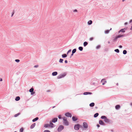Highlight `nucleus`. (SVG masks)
<instances>
[{
	"instance_id": "nucleus-47",
	"label": "nucleus",
	"mask_w": 132,
	"mask_h": 132,
	"mask_svg": "<svg viewBox=\"0 0 132 132\" xmlns=\"http://www.w3.org/2000/svg\"><path fill=\"white\" fill-rule=\"evenodd\" d=\"M35 93L34 92H31V95H33Z\"/></svg>"
},
{
	"instance_id": "nucleus-32",
	"label": "nucleus",
	"mask_w": 132,
	"mask_h": 132,
	"mask_svg": "<svg viewBox=\"0 0 132 132\" xmlns=\"http://www.w3.org/2000/svg\"><path fill=\"white\" fill-rule=\"evenodd\" d=\"M63 59H60L59 61V62L60 63H62L63 61Z\"/></svg>"
},
{
	"instance_id": "nucleus-52",
	"label": "nucleus",
	"mask_w": 132,
	"mask_h": 132,
	"mask_svg": "<svg viewBox=\"0 0 132 132\" xmlns=\"http://www.w3.org/2000/svg\"><path fill=\"white\" fill-rule=\"evenodd\" d=\"M2 81V78L0 79V81Z\"/></svg>"
},
{
	"instance_id": "nucleus-46",
	"label": "nucleus",
	"mask_w": 132,
	"mask_h": 132,
	"mask_svg": "<svg viewBox=\"0 0 132 132\" xmlns=\"http://www.w3.org/2000/svg\"><path fill=\"white\" fill-rule=\"evenodd\" d=\"M38 65H35L34 66V67H35V68H37V67H38Z\"/></svg>"
},
{
	"instance_id": "nucleus-25",
	"label": "nucleus",
	"mask_w": 132,
	"mask_h": 132,
	"mask_svg": "<svg viewBox=\"0 0 132 132\" xmlns=\"http://www.w3.org/2000/svg\"><path fill=\"white\" fill-rule=\"evenodd\" d=\"M88 44V43L87 42H85L84 43V46H86Z\"/></svg>"
},
{
	"instance_id": "nucleus-4",
	"label": "nucleus",
	"mask_w": 132,
	"mask_h": 132,
	"mask_svg": "<svg viewBox=\"0 0 132 132\" xmlns=\"http://www.w3.org/2000/svg\"><path fill=\"white\" fill-rule=\"evenodd\" d=\"M123 36V35H119L118 36H116V37L114 38V40L115 41L118 38H119L120 37H122Z\"/></svg>"
},
{
	"instance_id": "nucleus-19",
	"label": "nucleus",
	"mask_w": 132,
	"mask_h": 132,
	"mask_svg": "<svg viewBox=\"0 0 132 132\" xmlns=\"http://www.w3.org/2000/svg\"><path fill=\"white\" fill-rule=\"evenodd\" d=\"M39 118L38 117H37L36 118L32 120V121L33 122H35L37 120H38Z\"/></svg>"
},
{
	"instance_id": "nucleus-18",
	"label": "nucleus",
	"mask_w": 132,
	"mask_h": 132,
	"mask_svg": "<svg viewBox=\"0 0 132 132\" xmlns=\"http://www.w3.org/2000/svg\"><path fill=\"white\" fill-rule=\"evenodd\" d=\"M95 105L94 103H92L90 104L89 106L91 107H93Z\"/></svg>"
},
{
	"instance_id": "nucleus-45",
	"label": "nucleus",
	"mask_w": 132,
	"mask_h": 132,
	"mask_svg": "<svg viewBox=\"0 0 132 132\" xmlns=\"http://www.w3.org/2000/svg\"><path fill=\"white\" fill-rule=\"evenodd\" d=\"M73 12H77V10L76 9H75L73 11Z\"/></svg>"
},
{
	"instance_id": "nucleus-8",
	"label": "nucleus",
	"mask_w": 132,
	"mask_h": 132,
	"mask_svg": "<svg viewBox=\"0 0 132 132\" xmlns=\"http://www.w3.org/2000/svg\"><path fill=\"white\" fill-rule=\"evenodd\" d=\"M104 121L106 122H110V120L108 119L106 117L104 120Z\"/></svg>"
},
{
	"instance_id": "nucleus-50",
	"label": "nucleus",
	"mask_w": 132,
	"mask_h": 132,
	"mask_svg": "<svg viewBox=\"0 0 132 132\" xmlns=\"http://www.w3.org/2000/svg\"><path fill=\"white\" fill-rule=\"evenodd\" d=\"M119 48H121L122 47V46L121 45H120L119 46Z\"/></svg>"
},
{
	"instance_id": "nucleus-33",
	"label": "nucleus",
	"mask_w": 132,
	"mask_h": 132,
	"mask_svg": "<svg viewBox=\"0 0 132 132\" xmlns=\"http://www.w3.org/2000/svg\"><path fill=\"white\" fill-rule=\"evenodd\" d=\"M114 51L116 52H117L118 53L119 52V50L118 49H116L114 50Z\"/></svg>"
},
{
	"instance_id": "nucleus-3",
	"label": "nucleus",
	"mask_w": 132,
	"mask_h": 132,
	"mask_svg": "<svg viewBox=\"0 0 132 132\" xmlns=\"http://www.w3.org/2000/svg\"><path fill=\"white\" fill-rule=\"evenodd\" d=\"M64 128V127L63 126H60L58 128L57 130L59 131H61Z\"/></svg>"
},
{
	"instance_id": "nucleus-55",
	"label": "nucleus",
	"mask_w": 132,
	"mask_h": 132,
	"mask_svg": "<svg viewBox=\"0 0 132 132\" xmlns=\"http://www.w3.org/2000/svg\"><path fill=\"white\" fill-rule=\"evenodd\" d=\"M73 53H72V54H71V56H72V55H73Z\"/></svg>"
},
{
	"instance_id": "nucleus-30",
	"label": "nucleus",
	"mask_w": 132,
	"mask_h": 132,
	"mask_svg": "<svg viewBox=\"0 0 132 132\" xmlns=\"http://www.w3.org/2000/svg\"><path fill=\"white\" fill-rule=\"evenodd\" d=\"M106 118V117L104 116H102L101 117V118L102 119H103L104 120Z\"/></svg>"
},
{
	"instance_id": "nucleus-34",
	"label": "nucleus",
	"mask_w": 132,
	"mask_h": 132,
	"mask_svg": "<svg viewBox=\"0 0 132 132\" xmlns=\"http://www.w3.org/2000/svg\"><path fill=\"white\" fill-rule=\"evenodd\" d=\"M23 129L22 128H21L20 129V132H23Z\"/></svg>"
},
{
	"instance_id": "nucleus-43",
	"label": "nucleus",
	"mask_w": 132,
	"mask_h": 132,
	"mask_svg": "<svg viewBox=\"0 0 132 132\" xmlns=\"http://www.w3.org/2000/svg\"><path fill=\"white\" fill-rule=\"evenodd\" d=\"M14 13V11H13V12H12V15H11V17H12L13 16V15Z\"/></svg>"
},
{
	"instance_id": "nucleus-27",
	"label": "nucleus",
	"mask_w": 132,
	"mask_h": 132,
	"mask_svg": "<svg viewBox=\"0 0 132 132\" xmlns=\"http://www.w3.org/2000/svg\"><path fill=\"white\" fill-rule=\"evenodd\" d=\"M83 47H79V49L80 51H82L83 50Z\"/></svg>"
},
{
	"instance_id": "nucleus-14",
	"label": "nucleus",
	"mask_w": 132,
	"mask_h": 132,
	"mask_svg": "<svg viewBox=\"0 0 132 132\" xmlns=\"http://www.w3.org/2000/svg\"><path fill=\"white\" fill-rule=\"evenodd\" d=\"M120 108V106L119 105H117L115 106L116 109L117 110L119 109Z\"/></svg>"
},
{
	"instance_id": "nucleus-20",
	"label": "nucleus",
	"mask_w": 132,
	"mask_h": 132,
	"mask_svg": "<svg viewBox=\"0 0 132 132\" xmlns=\"http://www.w3.org/2000/svg\"><path fill=\"white\" fill-rule=\"evenodd\" d=\"M50 127H54V125L52 123V122H50V124H49Z\"/></svg>"
},
{
	"instance_id": "nucleus-28",
	"label": "nucleus",
	"mask_w": 132,
	"mask_h": 132,
	"mask_svg": "<svg viewBox=\"0 0 132 132\" xmlns=\"http://www.w3.org/2000/svg\"><path fill=\"white\" fill-rule=\"evenodd\" d=\"M76 49H73V50H72V53H74L76 52Z\"/></svg>"
},
{
	"instance_id": "nucleus-2",
	"label": "nucleus",
	"mask_w": 132,
	"mask_h": 132,
	"mask_svg": "<svg viewBox=\"0 0 132 132\" xmlns=\"http://www.w3.org/2000/svg\"><path fill=\"white\" fill-rule=\"evenodd\" d=\"M81 126L77 124L75 125L74 127V129L76 130H78L79 129V128Z\"/></svg>"
},
{
	"instance_id": "nucleus-23",
	"label": "nucleus",
	"mask_w": 132,
	"mask_h": 132,
	"mask_svg": "<svg viewBox=\"0 0 132 132\" xmlns=\"http://www.w3.org/2000/svg\"><path fill=\"white\" fill-rule=\"evenodd\" d=\"M50 127V126L49 124H45L44 125V127L45 128L49 127Z\"/></svg>"
},
{
	"instance_id": "nucleus-15",
	"label": "nucleus",
	"mask_w": 132,
	"mask_h": 132,
	"mask_svg": "<svg viewBox=\"0 0 132 132\" xmlns=\"http://www.w3.org/2000/svg\"><path fill=\"white\" fill-rule=\"evenodd\" d=\"M20 99V97L19 96H17L15 98V100L16 101H18Z\"/></svg>"
},
{
	"instance_id": "nucleus-60",
	"label": "nucleus",
	"mask_w": 132,
	"mask_h": 132,
	"mask_svg": "<svg viewBox=\"0 0 132 132\" xmlns=\"http://www.w3.org/2000/svg\"><path fill=\"white\" fill-rule=\"evenodd\" d=\"M14 132H16V131H14Z\"/></svg>"
},
{
	"instance_id": "nucleus-12",
	"label": "nucleus",
	"mask_w": 132,
	"mask_h": 132,
	"mask_svg": "<svg viewBox=\"0 0 132 132\" xmlns=\"http://www.w3.org/2000/svg\"><path fill=\"white\" fill-rule=\"evenodd\" d=\"M112 29V28H111L110 30H107L105 31V34H108L110 32V30H111Z\"/></svg>"
},
{
	"instance_id": "nucleus-44",
	"label": "nucleus",
	"mask_w": 132,
	"mask_h": 132,
	"mask_svg": "<svg viewBox=\"0 0 132 132\" xmlns=\"http://www.w3.org/2000/svg\"><path fill=\"white\" fill-rule=\"evenodd\" d=\"M87 92V94H92V93L91 92Z\"/></svg>"
},
{
	"instance_id": "nucleus-31",
	"label": "nucleus",
	"mask_w": 132,
	"mask_h": 132,
	"mask_svg": "<svg viewBox=\"0 0 132 132\" xmlns=\"http://www.w3.org/2000/svg\"><path fill=\"white\" fill-rule=\"evenodd\" d=\"M127 52L126 50H124L123 51V53L124 54H125L127 53Z\"/></svg>"
},
{
	"instance_id": "nucleus-13",
	"label": "nucleus",
	"mask_w": 132,
	"mask_h": 132,
	"mask_svg": "<svg viewBox=\"0 0 132 132\" xmlns=\"http://www.w3.org/2000/svg\"><path fill=\"white\" fill-rule=\"evenodd\" d=\"M57 73L56 72H54L52 73V75L53 76H55L57 75Z\"/></svg>"
},
{
	"instance_id": "nucleus-48",
	"label": "nucleus",
	"mask_w": 132,
	"mask_h": 132,
	"mask_svg": "<svg viewBox=\"0 0 132 132\" xmlns=\"http://www.w3.org/2000/svg\"><path fill=\"white\" fill-rule=\"evenodd\" d=\"M65 63H68V61L67 60H65Z\"/></svg>"
},
{
	"instance_id": "nucleus-11",
	"label": "nucleus",
	"mask_w": 132,
	"mask_h": 132,
	"mask_svg": "<svg viewBox=\"0 0 132 132\" xmlns=\"http://www.w3.org/2000/svg\"><path fill=\"white\" fill-rule=\"evenodd\" d=\"M99 123L101 125H104V122L101 120H100L99 121Z\"/></svg>"
},
{
	"instance_id": "nucleus-35",
	"label": "nucleus",
	"mask_w": 132,
	"mask_h": 132,
	"mask_svg": "<svg viewBox=\"0 0 132 132\" xmlns=\"http://www.w3.org/2000/svg\"><path fill=\"white\" fill-rule=\"evenodd\" d=\"M20 114V113H19L17 114H16L14 115V117H16L17 116H18V115H19Z\"/></svg>"
},
{
	"instance_id": "nucleus-9",
	"label": "nucleus",
	"mask_w": 132,
	"mask_h": 132,
	"mask_svg": "<svg viewBox=\"0 0 132 132\" xmlns=\"http://www.w3.org/2000/svg\"><path fill=\"white\" fill-rule=\"evenodd\" d=\"M72 119L74 121H76L77 120V118L75 117H72Z\"/></svg>"
},
{
	"instance_id": "nucleus-59",
	"label": "nucleus",
	"mask_w": 132,
	"mask_h": 132,
	"mask_svg": "<svg viewBox=\"0 0 132 132\" xmlns=\"http://www.w3.org/2000/svg\"><path fill=\"white\" fill-rule=\"evenodd\" d=\"M54 107H55V106L53 107V108H54Z\"/></svg>"
},
{
	"instance_id": "nucleus-5",
	"label": "nucleus",
	"mask_w": 132,
	"mask_h": 132,
	"mask_svg": "<svg viewBox=\"0 0 132 132\" xmlns=\"http://www.w3.org/2000/svg\"><path fill=\"white\" fill-rule=\"evenodd\" d=\"M83 126L84 128H86L88 127V125L87 123L86 122H84L83 123Z\"/></svg>"
},
{
	"instance_id": "nucleus-56",
	"label": "nucleus",
	"mask_w": 132,
	"mask_h": 132,
	"mask_svg": "<svg viewBox=\"0 0 132 132\" xmlns=\"http://www.w3.org/2000/svg\"><path fill=\"white\" fill-rule=\"evenodd\" d=\"M131 30H132V26H131V28H130Z\"/></svg>"
},
{
	"instance_id": "nucleus-39",
	"label": "nucleus",
	"mask_w": 132,
	"mask_h": 132,
	"mask_svg": "<svg viewBox=\"0 0 132 132\" xmlns=\"http://www.w3.org/2000/svg\"><path fill=\"white\" fill-rule=\"evenodd\" d=\"M71 50H69L68 51V52L67 53V54H68V53H69V52H71Z\"/></svg>"
},
{
	"instance_id": "nucleus-58",
	"label": "nucleus",
	"mask_w": 132,
	"mask_h": 132,
	"mask_svg": "<svg viewBox=\"0 0 132 132\" xmlns=\"http://www.w3.org/2000/svg\"><path fill=\"white\" fill-rule=\"evenodd\" d=\"M124 1H125V0H122V1H123V2Z\"/></svg>"
},
{
	"instance_id": "nucleus-10",
	"label": "nucleus",
	"mask_w": 132,
	"mask_h": 132,
	"mask_svg": "<svg viewBox=\"0 0 132 132\" xmlns=\"http://www.w3.org/2000/svg\"><path fill=\"white\" fill-rule=\"evenodd\" d=\"M57 118H54L52 121L53 122H55L57 121Z\"/></svg>"
},
{
	"instance_id": "nucleus-17",
	"label": "nucleus",
	"mask_w": 132,
	"mask_h": 132,
	"mask_svg": "<svg viewBox=\"0 0 132 132\" xmlns=\"http://www.w3.org/2000/svg\"><path fill=\"white\" fill-rule=\"evenodd\" d=\"M35 125V123H34L32 125L30 126L31 128H33L34 127Z\"/></svg>"
},
{
	"instance_id": "nucleus-7",
	"label": "nucleus",
	"mask_w": 132,
	"mask_h": 132,
	"mask_svg": "<svg viewBox=\"0 0 132 132\" xmlns=\"http://www.w3.org/2000/svg\"><path fill=\"white\" fill-rule=\"evenodd\" d=\"M101 82L102 83V84L104 85L106 83V81L105 79H103L101 80Z\"/></svg>"
},
{
	"instance_id": "nucleus-54",
	"label": "nucleus",
	"mask_w": 132,
	"mask_h": 132,
	"mask_svg": "<svg viewBox=\"0 0 132 132\" xmlns=\"http://www.w3.org/2000/svg\"><path fill=\"white\" fill-rule=\"evenodd\" d=\"M130 105L131 106H132V103H130Z\"/></svg>"
},
{
	"instance_id": "nucleus-38",
	"label": "nucleus",
	"mask_w": 132,
	"mask_h": 132,
	"mask_svg": "<svg viewBox=\"0 0 132 132\" xmlns=\"http://www.w3.org/2000/svg\"><path fill=\"white\" fill-rule=\"evenodd\" d=\"M58 117L59 119H61V115H59L58 116Z\"/></svg>"
},
{
	"instance_id": "nucleus-22",
	"label": "nucleus",
	"mask_w": 132,
	"mask_h": 132,
	"mask_svg": "<svg viewBox=\"0 0 132 132\" xmlns=\"http://www.w3.org/2000/svg\"><path fill=\"white\" fill-rule=\"evenodd\" d=\"M92 23V20H89L88 21V24L89 25H90Z\"/></svg>"
},
{
	"instance_id": "nucleus-42",
	"label": "nucleus",
	"mask_w": 132,
	"mask_h": 132,
	"mask_svg": "<svg viewBox=\"0 0 132 132\" xmlns=\"http://www.w3.org/2000/svg\"><path fill=\"white\" fill-rule=\"evenodd\" d=\"M100 47V46L98 45V46H97L96 48L97 49H98V48H99Z\"/></svg>"
},
{
	"instance_id": "nucleus-51",
	"label": "nucleus",
	"mask_w": 132,
	"mask_h": 132,
	"mask_svg": "<svg viewBox=\"0 0 132 132\" xmlns=\"http://www.w3.org/2000/svg\"><path fill=\"white\" fill-rule=\"evenodd\" d=\"M127 22H125V25H127Z\"/></svg>"
},
{
	"instance_id": "nucleus-1",
	"label": "nucleus",
	"mask_w": 132,
	"mask_h": 132,
	"mask_svg": "<svg viewBox=\"0 0 132 132\" xmlns=\"http://www.w3.org/2000/svg\"><path fill=\"white\" fill-rule=\"evenodd\" d=\"M62 119L63 120V122L64 124L66 126L69 125V123L67 120V118L65 117H62Z\"/></svg>"
},
{
	"instance_id": "nucleus-40",
	"label": "nucleus",
	"mask_w": 132,
	"mask_h": 132,
	"mask_svg": "<svg viewBox=\"0 0 132 132\" xmlns=\"http://www.w3.org/2000/svg\"><path fill=\"white\" fill-rule=\"evenodd\" d=\"M93 39L94 38L93 37H91L89 39L90 40L92 41L93 40Z\"/></svg>"
},
{
	"instance_id": "nucleus-16",
	"label": "nucleus",
	"mask_w": 132,
	"mask_h": 132,
	"mask_svg": "<svg viewBox=\"0 0 132 132\" xmlns=\"http://www.w3.org/2000/svg\"><path fill=\"white\" fill-rule=\"evenodd\" d=\"M124 29H121L119 32V33H120V32H125V30H124Z\"/></svg>"
},
{
	"instance_id": "nucleus-49",
	"label": "nucleus",
	"mask_w": 132,
	"mask_h": 132,
	"mask_svg": "<svg viewBox=\"0 0 132 132\" xmlns=\"http://www.w3.org/2000/svg\"><path fill=\"white\" fill-rule=\"evenodd\" d=\"M97 126L98 127H100V126L98 124L97 125Z\"/></svg>"
},
{
	"instance_id": "nucleus-57",
	"label": "nucleus",
	"mask_w": 132,
	"mask_h": 132,
	"mask_svg": "<svg viewBox=\"0 0 132 132\" xmlns=\"http://www.w3.org/2000/svg\"><path fill=\"white\" fill-rule=\"evenodd\" d=\"M108 43H110V42L109 41L108 42Z\"/></svg>"
},
{
	"instance_id": "nucleus-21",
	"label": "nucleus",
	"mask_w": 132,
	"mask_h": 132,
	"mask_svg": "<svg viewBox=\"0 0 132 132\" xmlns=\"http://www.w3.org/2000/svg\"><path fill=\"white\" fill-rule=\"evenodd\" d=\"M98 113H96L94 114V117L96 118L97 117L98 115Z\"/></svg>"
},
{
	"instance_id": "nucleus-36",
	"label": "nucleus",
	"mask_w": 132,
	"mask_h": 132,
	"mask_svg": "<svg viewBox=\"0 0 132 132\" xmlns=\"http://www.w3.org/2000/svg\"><path fill=\"white\" fill-rule=\"evenodd\" d=\"M43 132H50V131L48 130H45Z\"/></svg>"
},
{
	"instance_id": "nucleus-53",
	"label": "nucleus",
	"mask_w": 132,
	"mask_h": 132,
	"mask_svg": "<svg viewBox=\"0 0 132 132\" xmlns=\"http://www.w3.org/2000/svg\"><path fill=\"white\" fill-rule=\"evenodd\" d=\"M132 22V20H131L130 21V22L131 23Z\"/></svg>"
},
{
	"instance_id": "nucleus-24",
	"label": "nucleus",
	"mask_w": 132,
	"mask_h": 132,
	"mask_svg": "<svg viewBox=\"0 0 132 132\" xmlns=\"http://www.w3.org/2000/svg\"><path fill=\"white\" fill-rule=\"evenodd\" d=\"M34 90V88H32L29 90V91L31 93L33 92Z\"/></svg>"
},
{
	"instance_id": "nucleus-26",
	"label": "nucleus",
	"mask_w": 132,
	"mask_h": 132,
	"mask_svg": "<svg viewBox=\"0 0 132 132\" xmlns=\"http://www.w3.org/2000/svg\"><path fill=\"white\" fill-rule=\"evenodd\" d=\"M62 56L63 57H66L67 56V54H63L62 55Z\"/></svg>"
},
{
	"instance_id": "nucleus-41",
	"label": "nucleus",
	"mask_w": 132,
	"mask_h": 132,
	"mask_svg": "<svg viewBox=\"0 0 132 132\" xmlns=\"http://www.w3.org/2000/svg\"><path fill=\"white\" fill-rule=\"evenodd\" d=\"M84 95H88V94H87V92H85V93H84Z\"/></svg>"
},
{
	"instance_id": "nucleus-29",
	"label": "nucleus",
	"mask_w": 132,
	"mask_h": 132,
	"mask_svg": "<svg viewBox=\"0 0 132 132\" xmlns=\"http://www.w3.org/2000/svg\"><path fill=\"white\" fill-rule=\"evenodd\" d=\"M64 76H63V75H60V76H59L58 77V78L59 79L61 78H62Z\"/></svg>"
},
{
	"instance_id": "nucleus-37",
	"label": "nucleus",
	"mask_w": 132,
	"mask_h": 132,
	"mask_svg": "<svg viewBox=\"0 0 132 132\" xmlns=\"http://www.w3.org/2000/svg\"><path fill=\"white\" fill-rule=\"evenodd\" d=\"M15 61L17 62H19L20 61V60L18 59H16L15 60Z\"/></svg>"
},
{
	"instance_id": "nucleus-6",
	"label": "nucleus",
	"mask_w": 132,
	"mask_h": 132,
	"mask_svg": "<svg viewBox=\"0 0 132 132\" xmlns=\"http://www.w3.org/2000/svg\"><path fill=\"white\" fill-rule=\"evenodd\" d=\"M65 115L67 117H72V115L70 113H67L65 114Z\"/></svg>"
}]
</instances>
